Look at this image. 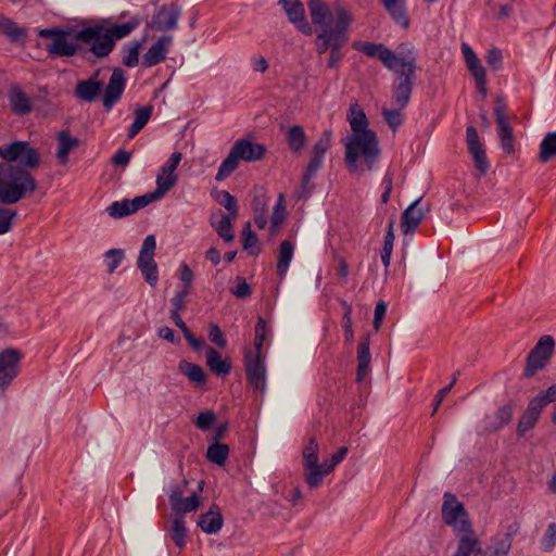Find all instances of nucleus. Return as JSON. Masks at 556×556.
Wrapping results in <instances>:
<instances>
[{"instance_id": "f257e3e1", "label": "nucleus", "mask_w": 556, "mask_h": 556, "mask_svg": "<svg viewBox=\"0 0 556 556\" xmlns=\"http://www.w3.org/2000/svg\"><path fill=\"white\" fill-rule=\"evenodd\" d=\"M345 148L344 161L352 174L372 170L379 160L381 149L375 131L350 134L342 139Z\"/></svg>"}, {"instance_id": "f03ea898", "label": "nucleus", "mask_w": 556, "mask_h": 556, "mask_svg": "<svg viewBox=\"0 0 556 556\" xmlns=\"http://www.w3.org/2000/svg\"><path fill=\"white\" fill-rule=\"evenodd\" d=\"M103 84L101 71L98 70L88 79L77 83L74 94L81 101L92 102L103 91L102 104L106 111H110L124 92L126 86L125 72L119 67L115 68L104 89Z\"/></svg>"}, {"instance_id": "7ed1b4c3", "label": "nucleus", "mask_w": 556, "mask_h": 556, "mask_svg": "<svg viewBox=\"0 0 556 556\" xmlns=\"http://www.w3.org/2000/svg\"><path fill=\"white\" fill-rule=\"evenodd\" d=\"M348 447L342 446L329 459L319 463V444L311 438L302 451V467L304 482L316 489L323 484L324 478L331 473L348 454Z\"/></svg>"}, {"instance_id": "20e7f679", "label": "nucleus", "mask_w": 556, "mask_h": 556, "mask_svg": "<svg viewBox=\"0 0 556 556\" xmlns=\"http://www.w3.org/2000/svg\"><path fill=\"white\" fill-rule=\"evenodd\" d=\"M35 189V180L25 168H17L14 164H0V202L14 204L18 202L27 190Z\"/></svg>"}, {"instance_id": "39448f33", "label": "nucleus", "mask_w": 556, "mask_h": 556, "mask_svg": "<svg viewBox=\"0 0 556 556\" xmlns=\"http://www.w3.org/2000/svg\"><path fill=\"white\" fill-rule=\"evenodd\" d=\"M354 17L352 12L338 10V27L323 29L315 38L316 51L324 54L328 49H341L346 42V31Z\"/></svg>"}, {"instance_id": "423d86ee", "label": "nucleus", "mask_w": 556, "mask_h": 556, "mask_svg": "<svg viewBox=\"0 0 556 556\" xmlns=\"http://www.w3.org/2000/svg\"><path fill=\"white\" fill-rule=\"evenodd\" d=\"M399 77H415L417 70V53L409 43H401L394 51L389 50L383 64Z\"/></svg>"}, {"instance_id": "0eeeda50", "label": "nucleus", "mask_w": 556, "mask_h": 556, "mask_svg": "<svg viewBox=\"0 0 556 556\" xmlns=\"http://www.w3.org/2000/svg\"><path fill=\"white\" fill-rule=\"evenodd\" d=\"M332 141L331 130H325L314 143L311 150V160L302 177V191L300 197L307 195L311 192L308 185L312 178L320 169L326 152L330 149Z\"/></svg>"}, {"instance_id": "6e6552de", "label": "nucleus", "mask_w": 556, "mask_h": 556, "mask_svg": "<svg viewBox=\"0 0 556 556\" xmlns=\"http://www.w3.org/2000/svg\"><path fill=\"white\" fill-rule=\"evenodd\" d=\"M74 37L88 46L97 58L106 56L114 48L112 37L101 25L85 27L77 31Z\"/></svg>"}, {"instance_id": "1a4fd4ad", "label": "nucleus", "mask_w": 556, "mask_h": 556, "mask_svg": "<svg viewBox=\"0 0 556 556\" xmlns=\"http://www.w3.org/2000/svg\"><path fill=\"white\" fill-rule=\"evenodd\" d=\"M2 164H14L17 168L35 167V148L28 141L17 140L0 147Z\"/></svg>"}, {"instance_id": "9d476101", "label": "nucleus", "mask_w": 556, "mask_h": 556, "mask_svg": "<svg viewBox=\"0 0 556 556\" xmlns=\"http://www.w3.org/2000/svg\"><path fill=\"white\" fill-rule=\"evenodd\" d=\"M181 159L182 154L176 151L172 153L167 162L160 168L156 175V189L153 192L146 193L151 203L162 199L177 184L178 176L175 170Z\"/></svg>"}, {"instance_id": "9b49d317", "label": "nucleus", "mask_w": 556, "mask_h": 556, "mask_svg": "<svg viewBox=\"0 0 556 556\" xmlns=\"http://www.w3.org/2000/svg\"><path fill=\"white\" fill-rule=\"evenodd\" d=\"M556 401V386L549 387L544 393L535 396L528 405L527 409L519 419L517 432L525 435L530 431L539 420L543 408L552 402Z\"/></svg>"}, {"instance_id": "f8f14e48", "label": "nucleus", "mask_w": 556, "mask_h": 556, "mask_svg": "<svg viewBox=\"0 0 556 556\" xmlns=\"http://www.w3.org/2000/svg\"><path fill=\"white\" fill-rule=\"evenodd\" d=\"M442 518L455 532H471L472 526L464 505L451 493L444 494Z\"/></svg>"}, {"instance_id": "ddd939ff", "label": "nucleus", "mask_w": 556, "mask_h": 556, "mask_svg": "<svg viewBox=\"0 0 556 556\" xmlns=\"http://www.w3.org/2000/svg\"><path fill=\"white\" fill-rule=\"evenodd\" d=\"M38 35L49 40L45 43V49L52 56H73L78 52V45L68 39V33L58 28H45L39 30Z\"/></svg>"}, {"instance_id": "4468645a", "label": "nucleus", "mask_w": 556, "mask_h": 556, "mask_svg": "<svg viewBox=\"0 0 556 556\" xmlns=\"http://www.w3.org/2000/svg\"><path fill=\"white\" fill-rule=\"evenodd\" d=\"M307 8L309 11L312 23L315 26H319L321 30L338 27L339 9L345 12H351L349 9L339 3H334L332 7H329L323 0H308Z\"/></svg>"}, {"instance_id": "2eb2a0df", "label": "nucleus", "mask_w": 556, "mask_h": 556, "mask_svg": "<svg viewBox=\"0 0 556 556\" xmlns=\"http://www.w3.org/2000/svg\"><path fill=\"white\" fill-rule=\"evenodd\" d=\"M156 250V240L153 235H149L144 238L139 256L137 260V266L140 269L146 281L154 287L159 280L157 265L154 261Z\"/></svg>"}, {"instance_id": "dca6fc26", "label": "nucleus", "mask_w": 556, "mask_h": 556, "mask_svg": "<svg viewBox=\"0 0 556 556\" xmlns=\"http://www.w3.org/2000/svg\"><path fill=\"white\" fill-rule=\"evenodd\" d=\"M508 109L502 97L495 99L494 115L501 147L506 154L515 152V136L508 118Z\"/></svg>"}, {"instance_id": "f3484780", "label": "nucleus", "mask_w": 556, "mask_h": 556, "mask_svg": "<svg viewBox=\"0 0 556 556\" xmlns=\"http://www.w3.org/2000/svg\"><path fill=\"white\" fill-rule=\"evenodd\" d=\"M554 346L555 341L552 336H543L540 338L527 357L525 368L526 377H532L538 370L545 367L553 355Z\"/></svg>"}, {"instance_id": "a211bd4d", "label": "nucleus", "mask_w": 556, "mask_h": 556, "mask_svg": "<svg viewBox=\"0 0 556 556\" xmlns=\"http://www.w3.org/2000/svg\"><path fill=\"white\" fill-rule=\"evenodd\" d=\"M22 354L15 349L0 352V389H5L17 377Z\"/></svg>"}, {"instance_id": "6ab92c4d", "label": "nucleus", "mask_w": 556, "mask_h": 556, "mask_svg": "<svg viewBox=\"0 0 556 556\" xmlns=\"http://www.w3.org/2000/svg\"><path fill=\"white\" fill-rule=\"evenodd\" d=\"M462 52L467 68L476 81L478 91L481 93L482 98H485L488 94L486 75L480 59L477 56L471 47L466 42L462 43Z\"/></svg>"}, {"instance_id": "aec40b11", "label": "nucleus", "mask_w": 556, "mask_h": 556, "mask_svg": "<svg viewBox=\"0 0 556 556\" xmlns=\"http://www.w3.org/2000/svg\"><path fill=\"white\" fill-rule=\"evenodd\" d=\"M245 372L250 386L263 393L266 387L264 357L262 355L253 356L252 352L249 351L245 354Z\"/></svg>"}, {"instance_id": "412c9836", "label": "nucleus", "mask_w": 556, "mask_h": 556, "mask_svg": "<svg viewBox=\"0 0 556 556\" xmlns=\"http://www.w3.org/2000/svg\"><path fill=\"white\" fill-rule=\"evenodd\" d=\"M180 14L181 10L176 3H170L169 5H162L153 14L149 23V27L159 31L175 29L177 27Z\"/></svg>"}, {"instance_id": "4be33fe9", "label": "nucleus", "mask_w": 556, "mask_h": 556, "mask_svg": "<svg viewBox=\"0 0 556 556\" xmlns=\"http://www.w3.org/2000/svg\"><path fill=\"white\" fill-rule=\"evenodd\" d=\"M519 529L518 523L510 525L505 533L491 538L490 544L482 549L481 556H507L513 544V538Z\"/></svg>"}, {"instance_id": "5701e85b", "label": "nucleus", "mask_w": 556, "mask_h": 556, "mask_svg": "<svg viewBox=\"0 0 556 556\" xmlns=\"http://www.w3.org/2000/svg\"><path fill=\"white\" fill-rule=\"evenodd\" d=\"M173 43V36H161L143 54L142 65L144 67H152L163 62Z\"/></svg>"}, {"instance_id": "b1692460", "label": "nucleus", "mask_w": 556, "mask_h": 556, "mask_svg": "<svg viewBox=\"0 0 556 556\" xmlns=\"http://www.w3.org/2000/svg\"><path fill=\"white\" fill-rule=\"evenodd\" d=\"M150 203L151 202L149 201L148 197L143 194L136 197L132 200L125 199L123 201L113 202L110 206H108L106 212L111 217L117 219L134 214Z\"/></svg>"}, {"instance_id": "393cba45", "label": "nucleus", "mask_w": 556, "mask_h": 556, "mask_svg": "<svg viewBox=\"0 0 556 556\" xmlns=\"http://www.w3.org/2000/svg\"><path fill=\"white\" fill-rule=\"evenodd\" d=\"M279 5H281L290 23L294 24L303 34H311V27L305 22L304 5L300 0H279Z\"/></svg>"}, {"instance_id": "a878e982", "label": "nucleus", "mask_w": 556, "mask_h": 556, "mask_svg": "<svg viewBox=\"0 0 556 556\" xmlns=\"http://www.w3.org/2000/svg\"><path fill=\"white\" fill-rule=\"evenodd\" d=\"M232 153L238 157V160H242L245 162H255L263 159L265 155L266 149L261 143H254L247 139H240L236 141L230 149Z\"/></svg>"}, {"instance_id": "bb28decb", "label": "nucleus", "mask_w": 556, "mask_h": 556, "mask_svg": "<svg viewBox=\"0 0 556 556\" xmlns=\"http://www.w3.org/2000/svg\"><path fill=\"white\" fill-rule=\"evenodd\" d=\"M0 35L11 43L23 46L27 38V30L18 26L12 18L0 13Z\"/></svg>"}, {"instance_id": "cd10ccee", "label": "nucleus", "mask_w": 556, "mask_h": 556, "mask_svg": "<svg viewBox=\"0 0 556 556\" xmlns=\"http://www.w3.org/2000/svg\"><path fill=\"white\" fill-rule=\"evenodd\" d=\"M421 199L414 201L402 214V230L405 235L414 232L425 218V211L419 207Z\"/></svg>"}, {"instance_id": "c85d7f7f", "label": "nucleus", "mask_w": 556, "mask_h": 556, "mask_svg": "<svg viewBox=\"0 0 556 556\" xmlns=\"http://www.w3.org/2000/svg\"><path fill=\"white\" fill-rule=\"evenodd\" d=\"M165 531L179 549L186 546L188 529L182 515H175L165 527Z\"/></svg>"}, {"instance_id": "c756f323", "label": "nucleus", "mask_w": 556, "mask_h": 556, "mask_svg": "<svg viewBox=\"0 0 556 556\" xmlns=\"http://www.w3.org/2000/svg\"><path fill=\"white\" fill-rule=\"evenodd\" d=\"M415 77H400V81L393 86V104L403 110L407 106L414 87Z\"/></svg>"}, {"instance_id": "7c9ffc66", "label": "nucleus", "mask_w": 556, "mask_h": 556, "mask_svg": "<svg viewBox=\"0 0 556 556\" xmlns=\"http://www.w3.org/2000/svg\"><path fill=\"white\" fill-rule=\"evenodd\" d=\"M346 118L349 121L352 134L372 131L368 128L367 116L357 102H354L350 105Z\"/></svg>"}, {"instance_id": "2f4dec72", "label": "nucleus", "mask_w": 556, "mask_h": 556, "mask_svg": "<svg viewBox=\"0 0 556 556\" xmlns=\"http://www.w3.org/2000/svg\"><path fill=\"white\" fill-rule=\"evenodd\" d=\"M58 148L56 159L63 165L68 162V153L78 147L79 140L76 137L71 136L67 130H62L56 134Z\"/></svg>"}, {"instance_id": "473e14b6", "label": "nucleus", "mask_w": 556, "mask_h": 556, "mask_svg": "<svg viewBox=\"0 0 556 556\" xmlns=\"http://www.w3.org/2000/svg\"><path fill=\"white\" fill-rule=\"evenodd\" d=\"M9 102L14 114L24 115L31 110L29 98L16 85L12 86L9 90Z\"/></svg>"}, {"instance_id": "72a5a7b5", "label": "nucleus", "mask_w": 556, "mask_h": 556, "mask_svg": "<svg viewBox=\"0 0 556 556\" xmlns=\"http://www.w3.org/2000/svg\"><path fill=\"white\" fill-rule=\"evenodd\" d=\"M513 406L510 404L500 407L494 417L485 418V430L489 432H495L508 425L513 418Z\"/></svg>"}, {"instance_id": "f704fd0d", "label": "nucleus", "mask_w": 556, "mask_h": 556, "mask_svg": "<svg viewBox=\"0 0 556 556\" xmlns=\"http://www.w3.org/2000/svg\"><path fill=\"white\" fill-rule=\"evenodd\" d=\"M457 545V549L453 556H470L471 554H481L482 548L480 546L479 539L471 532H463Z\"/></svg>"}, {"instance_id": "c9c22d12", "label": "nucleus", "mask_w": 556, "mask_h": 556, "mask_svg": "<svg viewBox=\"0 0 556 556\" xmlns=\"http://www.w3.org/2000/svg\"><path fill=\"white\" fill-rule=\"evenodd\" d=\"M224 523V519L218 509H210L200 515L198 526L205 533H217Z\"/></svg>"}, {"instance_id": "e433bc0d", "label": "nucleus", "mask_w": 556, "mask_h": 556, "mask_svg": "<svg viewBox=\"0 0 556 556\" xmlns=\"http://www.w3.org/2000/svg\"><path fill=\"white\" fill-rule=\"evenodd\" d=\"M206 365L216 375H228L231 370V363L228 358L224 359L222 355L212 346H206Z\"/></svg>"}, {"instance_id": "4c0bfd02", "label": "nucleus", "mask_w": 556, "mask_h": 556, "mask_svg": "<svg viewBox=\"0 0 556 556\" xmlns=\"http://www.w3.org/2000/svg\"><path fill=\"white\" fill-rule=\"evenodd\" d=\"M371 356L369 351V338L365 337L359 341L357 351V374L356 380L363 381L369 370Z\"/></svg>"}, {"instance_id": "58836bf2", "label": "nucleus", "mask_w": 556, "mask_h": 556, "mask_svg": "<svg viewBox=\"0 0 556 556\" xmlns=\"http://www.w3.org/2000/svg\"><path fill=\"white\" fill-rule=\"evenodd\" d=\"M286 140L290 150L294 153H299L306 146L307 136L302 126L293 125L288 129Z\"/></svg>"}, {"instance_id": "ea45409f", "label": "nucleus", "mask_w": 556, "mask_h": 556, "mask_svg": "<svg viewBox=\"0 0 556 556\" xmlns=\"http://www.w3.org/2000/svg\"><path fill=\"white\" fill-rule=\"evenodd\" d=\"M178 370L197 386H203L206 382L205 371L197 364L181 361L178 364Z\"/></svg>"}, {"instance_id": "a19ab883", "label": "nucleus", "mask_w": 556, "mask_h": 556, "mask_svg": "<svg viewBox=\"0 0 556 556\" xmlns=\"http://www.w3.org/2000/svg\"><path fill=\"white\" fill-rule=\"evenodd\" d=\"M384 8L392 18L402 27L408 26V17L405 10V0H382Z\"/></svg>"}, {"instance_id": "79ce46f5", "label": "nucleus", "mask_w": 556, "mask_h": 556, "mask_svg": "<svg viewBox=\"0 0 556 556\" xmlns=\"http://www.w3.org/2000/svg\"><path fill=\"white\" fill-rule=\"evenodd\" d=\"M293 252L294 245L290 241L285 240L280 243L277 261V273L280 277L286 276L289 265L293 257Z\"/></svg>"}, {"instance_id": "37998d69", "label": "nucleus", "mask_w": 556, "mask_h": 556, "mask_svg": "<svg viewBox=\"0 0 556 556\" xmlns=\"http://www.w3.org/2000/svg\"><path fill=\"white\" fill-rule=\"evenodd\" d=\"M140 24H141V20L138 16H134L127 23L114 25L112 27L105 28V30L112 37V41L114 45L115 40L122 39V38L128 36Z\"/></svg>"}, {"instance_id": "c03bdc74", "label": "nucleus", "mask_w": 556, "mask_h": 556, "mask_svg": "<svg viewBox=\"0 0 556 556\" xmlns=\"http://www.w3.org/2000/svg\"><path fill=\"white\" fill-rule=\"evenodd\" d=\"M556 157V131L548 132L540 144L539 161L543 164Z\"/></svg>"}, {"instance_id": "a18cd8bd", "label": "nucleus", "mask_w": 556, "mask_h": 556, "mask_svg": "<svg viewBox=\"0 0 556 556\" xmlns=\"http://www.w3.org/2000/svg\"><path fill=\"white\" fill-rule=\"evenodd\" d=\"M353 47L368 56L378 58L382 64H384L390 50L382 43L370 42H356Z\"/></svg>"}, {"instance_id": "49530a36", "label": "nucleus", "mask_w": 556, "mask_h": 556, "mask_svg": "<svg viewBox=\"0 0 556 556\" xmlns=\"http://www.w3.org/2000/svg\"><path fill=\"white\" fill-rule=\"evenodd\" d=\"M232 215H223L219 220L214 222L211 220V226L215 229L220 238H223L226 242H231L235 239V233L232 229Z\"/></svg>"}, {"instance_id": "de8ad7c7", "label": "nucleus", "mask_w": 556, "mask_h": 556, "mask_svg": "<svg viewBox=\"0 0 556 556\" xmlns=\"http://www.w3.org/2000/svg\"><path fill=\"white\" fill-rule=\"evenodd\" d=\"M152 114V106H143L135 112V121L129 128L128 138H134L149 122Z\"/></svg>"}, {"instance_id": "09e8293b", "label": "nucleus", "mask_w": 556, "mask_h": 556, "mask_svg": "<svg viewBox=\"0 0 556 556\" xmlns=\"http://www.w3.org/2000/svg\"><path fill=\"white\" fill-rule=\"evenodd\" d=\"M229 455V447L227 444L215 442L210 445L206 451V457L210 462L223 466Z\"/></svg>"}, {"instance_id": "8fccbe9b", "label": "nucleus", "mask_w": 556, "mask_h": 556, "mask_svg": "<svg viewBox=\"0 0 556 556\" xmlns=\"http://www.w3.org/2000/svg\"><path fill=\"white\" fill-rule=\"evenodd\" d=\"M238 166L239 160L230 150L227 157L222 162L215 179L217 181L224 180L225 178L230 176L238 168Z\"/></svg>"}, {"instance_id": "3c124183", "label": "nucleus", "mask_w": 556, "mask_h": 556, "mask_svg": "<svg viewBox=\"0 0 556 556\" xmlns=\"http://www.w3.org/2000/svg\"><path fill=\"white\" fill-rule=\"evenodd\" d=\"M243 250L249 251L252 255L260 253L258 238L251 229L250 222L245 223L242 230Z\"/></svg>"}, {"instance_id": "603ef678", "label": "nucleus", "mask_w": 556, "mask_h": 556, "mask_svg": "<svg viewBox=\"0 0 556 556\" xmlns=\"http://www.w3.org/2000/svg\"><path fill=\"white\" fill-rule=\"evenodd\" d=\"M214 198L218 204H220L222 206H224L226 210H228L230 212L233 219L237 218V215H238L237 200L232 194H230L226 190H220L215 193Z\"/></svg>"}, {"instance_id": "864d4df0", "label": "nucleus", "mask_w": 556, "mask_h": 556, "mask_svg": "<svg viewBox=\"0 0 556 556\" xmlns=\"http://www.w3.org/2000/svg\"><path fill=\"white\" fill-rule=\"evenodd\" d=\"M200 506V498L197 494H192L188 497H181L177 504H174L173 510L176 515H182L185 513L194 511Z\"/></svg>"}, {"instance_id": "5fc2aeb1", "label": "nucleus", "mask_w": 556, "mask_h": 556, "mask_svg": "<svg viewBox=\"0 0 556 556\" xmlns=\"http://www.w3.org/2000/svg\"><path fill=\"white\" fill-rule=\"evenodd\" d=\"M393 227H394V222L391 220L389 223L388 231L384 237V243H383V249H382V253H381V261H382L384 267H388L390 265L391 254H392V250H393V242H394Z\"/></svg>"}, {"instance_id": "6e6d98bb", "label": "nucleus", "mask_w": 556, "mask_h": 556, "mask_svg": "<svg viewBox=\"0 0 556 556\" xmlns=\"http://www.w3.org/2000/svg\"><path fill=\"white\" fill-rule=\"evenodd\" d=\"M469 153L472 156L473 164L476 168L479 170V174L481 176H484L488 173L490 165L483 146L470 149Z\"/></svg>"}, {"instance_id": "4d7b16f0", "label": "nucleus", "mask_w": 556, "mask_h": 556, "mask_svg": "<svg viewBox=\"0 0 556 556\" xmlns=\"http://www.w3.org/2000/svg\"><path fill=\"white\" fill-rule=\"evenodd\" d=\"M268 333H269V328H268L266 321L262 317H260L255 325V340H254L255 355H262V346H263V343L266 340Z\"/></svg>"}, {"instance_id": "13d9d810", "label": "nucleus", "mask_w": 556, "mask_h": 556, "mask_svg": "<svg viewBox=\"0 0 556 556\" xmlns=\"http://www.w3.org/2000/svg\"><path fill=\"white\" fill-rule=\"evenodd\" d=\"M381 114H382L386 123L389 125V127L393 131H395L403 124L404 116L401 113V110H399V108H396V109L382 108Z\"/></svg>"}, {"instance_id": "bf43d9fd", "label": "nucleus", "mask_w": 556, "mask_h": 556, "mask_svg": "<svg viewBox=\"0 0 556 556\" xmlns=\"http://www.w3.org/2000/svg\"><path fill=\"white\" fill-rule=\"evenodd\" d=\"M142 43L140 41L132 42L127 47L125 55L123 56V64L127 67H135L139 63V53Z\"/></svg>"}, {"instance_id": "052dcab7", "label": "nucleus", "mask_w": 556, "mask_h": 556, "mask_svg": "<svg viewBox=\"0 0 556 556\" xmlns=\"http://www.w3.org/2000/svg\"><path fill=\"white\" fill-rule=\"evenodd\" d=\"M286 217V206H285V198L283 194L280 193L278 197V202L274 207V212L271 215V232L278 229L280 224L283 222Z\"/></svg>"}, {"instance_id": "680f3d73", "label": "nucleus", "mask_w": 556, "mask_h": 556, "mask_svg": "<svg viewBox=\"0 0 556 556\" xmlns=\"http://www.w3.org/2000/svg\"><path fill=\"white\" fill-rule=\"evenodd\" d=\"M106 258L108 271L112 274L122 263L125 257V252L122 249H111L104 254Z\"/></svg>"}, {"instance_id": "e2e57ef3", "label": "nucleus", "mask_w": 556, "mask_h": 556, "mask_svg": "<svg viewBox=\"0 0 556 556\" xmlns=\"http://www.w3.org/2000/svg\"><path fill=\"white\" fill-rule=\"evenodd\" d=\"M342 306L344 307V315H343V328H344V338L345 341L351 343L354 340V332L352 329V306L346 303L345 301H341Z\"/></svg>"}, {"instance_id": "0e129e2a", "label": "nucleus", "mask_w": 556, "mask_h": 556, "mask_svg": "<svg viewBox=\"0 0 556 556\" xmlns=\"http://www.w3.org/2000/svg\"><path fill=\"white\" fill-rule=\"evenodd\" d=\"M16 213L9 208H0V235L8 233L12 229Z\"/></svg>"}, {"instance_id": "69168bd1", "label": "nucleus", "mask_w": 556, "mask_h": 556, "mask_svg": "<svg viewBox=\"0 0 556 556\" xmlns=\"http://www.w3.org/2000/svg\"><path fill=\"white\" fill-rule=\"evenodd\" d=\"M208 339L212 343L216 344L218 348H222V349H224L227 344V341H226L220 328L216 324H210Z\"/></svg>"}, {"instance_id": "338daca9", "label": "nucleus", "mask_w": 556, "mask_h": 556, "mask_svg": "<svg viewBox=\"0 0 556 556\" xmlns=\"http://www.w3.org/2000/svg\"><path fill=\"white\" fill-rule=\"evenodd\" d=\"M556 544V525L551 523L546 530L545 535L542 539V546L544 551L551 552Z\"/></svg>"}, {"instance_id": "774afa93", "label": "nucleus", "mask_w": 556, "mask_h": 556, "mask_svg": "<svg viewBox=\"0 0 556 556\" xmlns=\"http://www.w3.org/2000/svg\"><path fill=\"white\" fill-rule=\"evenodd\" d=\"M215 414L212 410L201 412L195 420V426L201 430H207L215 421Z\"/></svg>"}]
</instances>
